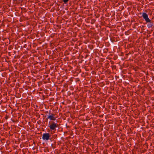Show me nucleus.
I'll use <instances>...</instances> for the list:
<instances>
[{"instance_id": "f03ea898", "label": "nucleus", "mask_w": 154, "mask_h": 154, "mask_svg": "<svg viewBox=\"0 0 154 154\" xmlns=\"http://www.w3.org/2000/svg\"><path fill=\"white\" fill-rule=\"evenodd\" d=\"M142 16L146 22H149L151 21V20L148 17V15L146 13H142Z\"/></svg>"}, {"instance_id": "7ed1b4c3", "label": "nucleus", "mask_w": 154, "mask_h": 154, "mask_svg": "<svg viewBox=\"0 0 154 154\" xmlns=\"http://www.w3.org/2000/svg\"><path fill=\"white\" fill-rule=\"evenodd\" d=\"M50 134L49 133H44L43 134L42 139L44 140H48L51 139L50 138Z\"/></svg>"}, {"instance_id": "f257e3e1", "label": "nucleus", "mask_w": 154, "mask_h": 154, "mask_svg": "<svg viewBox=\"0 0 154 154\" xmlns=\"http://www.w3.org/2000/svg\"><path fill=\"white\" fill-rule=\"evenodd\" d=\"M48 127L50 128L51 131L56 130V128L58 127V124L57 122L55 123L54 122L51 121L50 122L48 125Z\"/></svg>"}, {"instance_id": "39448f33", "label": "nucleus", "mask_w": 154, "mask_h": 154, "mask_svg": "<svg viewBox=\"0 0 154 154\" xmlns=\"http://www.w3.org/2000/svg\"><path fill=\"white\" fill-rule=\"evenodd\" d=\"M148 23L147 24V26L148 28H150L152 27V26H153V23L150 22H147Z\"/></svg>"}, {"instance_id": "20e7f679", "label": "nucleus", "mask_w": 154, "mask_h": 154, "mask_svg": "<svg viewBox=\"0 0 154 154\" xmlns=\"http://www.w3.org/2000/svg\"><path fill=\"white\" fill-rule=\"evenodd\" d=\"M49 115L47 116V119H49L51 121H55L56 119L54 114L49 112Z\"/></svg>"}, {"instance_id": "423d86ee", "label": "nucleus", "mask_w": 154, "mask_h": 154, "mask_svg": "<svg viewBox=\"0 0 154 154\" xmlns=\"http://www.w3.org/2000/svg\"><path fill=\"white\" fill-rule=\"evenodd\" d=\"M68 1L69 0H63V2L65 4H66L67 2H68Z\"/></svg>"}]
</instances>
